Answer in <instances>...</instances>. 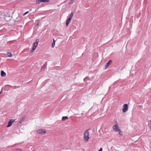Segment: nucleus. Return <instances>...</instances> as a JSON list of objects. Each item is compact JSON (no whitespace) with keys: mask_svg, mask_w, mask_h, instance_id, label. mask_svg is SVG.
Wrapping results in <instances>:
<instances>
[{"mask_svg":"<svg viewBox=\"0 0 151 151\" xmlns=\"http://www.w3.org/2000/svg\"><path fill=\"white\" fill-rule=\"evenodd\" d=\"M113 129L115 132H118L119 134L120 135H123L122 132L119 128L117 124H115L113 126Z\"/></svg>","mask_w":151,"mask_h":151,"instance_id":"f257e3e1","label":"nucleus"},{"mask_svg":"<svg viewBox=\"0 0 151 151\" xmlns=\"http://www.w3.org/2000/svg\"><path fill=\"white\" fill-rule=\"evenodd\" d=\"M89 129L86 130L84 134V139L86 142L88 141L89 139Z\"/></svg>","mask_w":151,"mask_h":151,"instance_id":"f03ea898","label":"nucleus"},{"mask_svg":"<svg viewBox=\"0 0 151 151\" xmlns=\"http://www.w3.org/2000/svg\"><path fill=\"white\" fill-rule=\"evenodd\" d=\"M38 42L39 40L38 39H37L36 40L35 42L33 44L32 49L31 51V52H33L34 51V50H35L36 49L38 45Z\"/></svg>","mask_w":151,"mask_h":151,"instance_id":"7ed1b4c3","label":"nucleus"},{"mask_svg":"<svg viewBox=\"0 0 151 151\" xmlns=\"http://www.w3.org/2000/svg\"><path fill=\"white\" fill-rule=\"evenodd\" d=\"M46 132V130L43 129H40L37 131V132L38 134H45Z\"/></svg>","mask_w":151,"mask_h":151,"instance_id":"20e7f679","label":"nucleus"},{"mask_svg":"<svg viewBox=\"0 0 151 151\" xmlns=\"http://www.w3.org/2000/svg\"><path fill=\"white\" fill-rule=\"evenodd\" d=\"M123 107L122 111L124 113L128 109V106L127 104H124L123 106Z\"/></svg>","mask_w":151,"mask_h":151,"instance_id":"39448f33","label":"nucleus"},{"mask_svg":"<svg viewBox=\"0 0 151 151\" xmlns=\"http://www.w3.org/2000/svg\"><path fill=\"white\" fill-rule=\"evenodd\" d=\"M15 120L14 119H11L8 122L7 127H8L11 126L13 124V123L15 121Z\"/></svg>","mask_w":151,"mask_h":151,"instance_id":"423d86ee","label":"nucleus"},{"mask_svg":"<svg viewBox=\"0 0 151 151\" xmlns=\"http://www.w3.org/2000/svg\"><path fill=\"white\" fill-rule=\"evenodd\" d=\"M112 63V60H109L107 63L105 65V69H106L111 64V63Z\"/></svg>","mask_w":151,"mask_h":151,"instance_id":"0eeeda50","label":"nucleus"},{"mask_svg":"<svg viewBox=\"0 0 151 151\" xmlns=\"http://www.w3.org/2000/svg\"><path fill=\"white\" fill-rule=\"evenodd\" d=\"M71 19L69 18L67 19L66 21V25L67 26L70 22L71 20Z\"/></svg>","mask_w":151,"mask_h":151,"instance_id":"6e6552de","label":"nucleus"},{"mask_svg":"<svg viewBox=\"0 0 151 151\" xmlns=\"http://www.w3.org/2000/svg\"><path fill=\"white\" fill-rule=\"evenodd\" d=\"M1 75L2 77H4L6 76V73L3 70L1 71Z\"/></svg>","mask_w":151,"mask_h":151,"instance_id":"1a4fd4ad","label":"nucleus"},{"mask_svg":"<svg viewBox=\"0 0 151 151\" xmlns=\"http://www.w3.org/2000/svg\"><path fill=\"white\" fill-rule=\"evenodd\" d=\"M7 54L8 56L9 57H13L12 54V53H10L9 52H7Z\"/></svg>","mask_w":151,"mask_h":151,"instance_id":"9d476101","label":"nucleus"},{"mask_svg":"<svg viewBox=\"0 0 151 151\" xmlns=\"http://www.w3.org/2000/svg\"><path fill=\"white\" fill-rule=\"evenodd\" d=\"M68 118L67 116H63L62 118V121H64L68 119Z\"/></svg>","mask_w":151,"mask_h":151,"instance_id":"9b49d317","label":"nucleus"},{"mask_svg":"<svg viewBox=\"0 0 151 151\" xmlns=\"http://www.w3.org/2000/svg\"><path fill=\"white\" fill-rule=\"evenodd\" d=\"M24 120V117H23L22 119H21L19 121V123L21 124L22 123Z\"/></svg>","mask_w":151,"mask_h":151,"instance_id":"f8f14e48","label":"nucleus"},{"mask_svg":"<svg viewBox=\"0 0 151 151\" xmlns=\"http://www.w3.org/2000/svg\"><path fill=\"white\" fill-rule=\"evenodd\" d=\"M41 0H36V3L37 4H39L41 2Z\"/></svg>","mask_w":151,"mask_h":151,"instance_id":"ddd939ff","label":"nucleus"},{"mask_svg":"<svg viewBox=\"0 0 151 151\" xmlns=\"http://www.w3.org/2000/svg\"><path fill=\"white\" fill-rule=\"evenodd\" d=\"M73 16V12H71L70 14V15L69 18L72 19V17Z\"/></svg>","mask_w":151,"mask_h":151,"instance_id":"4468645a","label":"nucleus"},{"mask_svg":"<svg viewBox=\"0 0 151 151\" xmlns=\"http://www.w3.org/2000/svg\"><path fill=\"white\" fill-rule=\"evenodd\" d=\"M41 2H48L49 1V0H41Z\"/></svg>","mask_w":151,"mask_h":151,"instance_id":"2eb2a0df","label":"nucleus"},{"mask_svg":"<svg viewBox=\"0 0 151 151\" xmlns=\"http://www.w3.org/2000/svg\"><path fill=\"white\" fill-rule=\"evenodd\" d=\"M55 42H53L52 43V47H54L55 46Z\"/></svg>","mask_w":151,"mask_h":151,"instance_id":"dca6fc26","label":"nucleus"},{"mask_svg":"<svg viewBox=\"0 0 151 151\" xmlns=\"http://www.w3.org/2000/svg\"><path fill=\"white\" fill-rule=\"evenodd\" d=\"M73 0H71L70 1L69 3V4H72L73 3Z\"/></svg>","mask_w":151,"mask_h":151,"instance_id":"f3484780","label":"nucleus"},{"mask_svg":"<svg viewBox=\"0 0 151 151\" xmlns=\"http://www.w3.org/2000/svg\"><path fill=\"white\" fill-rule=\"evenodd\" d=\"M29 13V12L28 11H27V12H26L25 13H24V14H23V15H26V14H28V13Z\"/></svg>","mask_w":151,"mask_h":151,"instance_id":"a211bd4d","label":"nucleus"},{"mask_svg":"<svg viewBox=\"0 0 151 151\" xmlns=\"http://www.w3.org/2000/svg\"><path fill=\"white\" fill-rule=\"evenodd\" d=\"M102 149L101 148L99 150V151H102Z\"/></svg>","mask_w":151,"mask_h":151,"instance_id":"6ab92c4d","label":"nucleus"},{"mask_svg":"<svg viewBox=\"0 0 151 151\" xmlns=\"http://www.w3.org/2000/svg\"><path fill=\"white\" fill-rule=\"evenodd\" d=\"M55 42V40L54 39H53V42Z\"/></svg>","mask_w":151,"mask_h":151,"instance_id":"aec40b11","label":"nucleus"}]
</instances>
